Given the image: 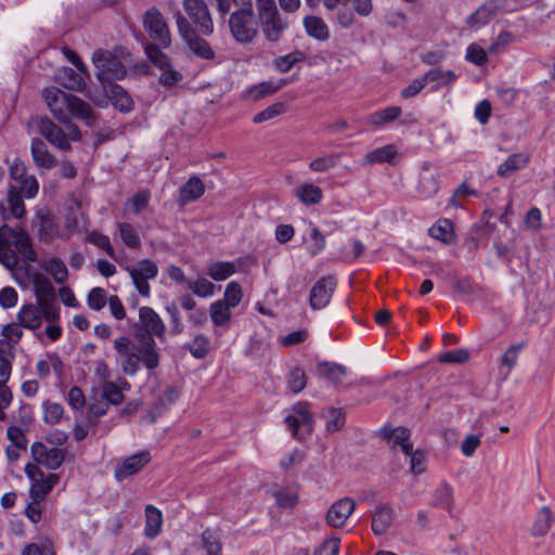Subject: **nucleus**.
I'll list each match as a JSON object with an SVG mask.
<instances>
[{
	"label": "nucleus",
	"instance_id": "obj_13",
	"mask_svg": "<svg viewBox=\"0 0 555 555\" xmlns=\"http://www.w3.org/2000/svg\"><path fill=\"white\" fill-rule=\"evenodd\" d=\"M126 270L129 272L139 294L143 297H149L151 292L149 280H153L157 276V264L153 260L143 259L139 261L138 267H127Z\"/></svg>",
	"mask_w": 555,
	"mask_h": 555
},
{
	"label": "nucleus",
	"instance_id": "obj_52",
	"mask_svg": "<svg viewBox=\"0 0 555 555\" xmlns=\"http://www.w3.org/2000/svg\"><path fill=\"white\" fill-rule=\"evenodd\" d=\"M341 159L339 154L324 155L313 159L309 164V168L314 172H326L334 168Z\"/></svg>",
	"mask_w": 555,
	"mask_h": 555
},
{
	"label": "nucleus",
	"instance_id": "obj_38",
	"mask_svg": "<svg viewBox=\"0 0 555 555\" xmlns=\"http://www.w3.org/2000/svg\"><path fill=\"white\" fill-rule=\"evenodd\" d=\"M496 15L494 4H482L466 18V24L470 27L488 24Z\"/></svg>",
	"mask_w": 555,
	"mask_h": 555
},
{
	"label": "nucleus",
	"instance_id": "obj_58",
	"mask_svg": "<svg viewBox=\"0 0 555 555\" xmlns=\"http://www.w3.org/2000/svg\"><path fill=\"white\" fill-rule=\"evenodd\" d=\"M401 114L399 106H390L372 115V122L376 126H382L397 119Z\"/></svg>",
	"mask_w": 555,
	"mask_h": 555
},
{
	"label": "nucleus",
	"instance_id": "obj_14",
	"mask_svg": "<svg viewBox=\"0 0 555 555\" xmlns=\"http://www.w3.org/2000/svg\"><path fill=\"white\" fill-rule=\"evenodd\" d=\"M89 225V219L86 211L82 209L79 201H73L68 206L65 217L64 231L59 234L62 240H69L72 235L81 230H86Z\"/></svg>",
	"mask_w": 555,
	"mask_h": 555
},
{
	"label": "nucleus",
	"instance_id": "obj_53",
	"mask_svg": "<svg viewBox=\"0 0 555 555\" xmlns=\"http://www.w3.org/2000/svg\"><path fill=\"white\" fill-rule=\"evenodd\" d=\"M242 298L243 291L241 285L237 282L232 281L227 285L223 299L220 300L221 302L227 304L228 307L233 309L241 302Z\"/></svg>",
	"mask_w": 555,
	"mask_h": 555
},
{
	"label": "nucleus",
	"instance_id": "obj_39",
	"mask_svg": "<svg viewBox=\"0 0 555 555\" xmlns=\"http://www.w3.org/2000/svg\"><path fill=\"white\" fill-rule=\"evenodd\" d=\"M59 81L64 88L73 91H82L86 87L83 77L69 67H65L60 72Z\"/></svg>",
	"mask_w": 555,
	"mask_h": 555
},
{
	"label": "nucleus",
	"instance_id": "obj_30",
	"mask_svg": "<svg viewBox=\"0 0 555 555\" xmlns=\"http://www.w3.org/2000/svg\"><path fill=\"white\" fill-rule=\"evenodd\" d=\"M295 196L306 206L317 205L322 201V190L313 183H302L294 191Z\"/></svg>",
	"mask_w": 555,
	"mask_h": 555
},
{
	"label": "nucleus",
	"instance_id": "obj_31",
	"mask_svg": "<svg viewBox=\"0 0 555 555\" xmlns=\"http://www.w3.org/2000/svg\"><path fill=\"white\" fill-rule=\"evenodd\" d=\"M428 233L444 244H452L455 241L454 227L449 219H439L429 228Z\"/></svg>",
	"mask_w": 555,
	"mask_h": 555
},
{
	"label": "nucleus",
	"instance_id": "obj_10",
	"mask_svg": "<svg viewBox=\"0 0 555 555\" xmlns=\"http://www.w3.org/2000/svg\"><path fill=\"white\" fill-rule=\"evenodd\" d=\"M183 8L198 33L204 36H210L214 33V22L204 0H184Z\"/></svg>",
	"mask_w": 555,
	"mask_h": 555
},
{
	"label": "nucleus",
	"instance_id": "obj_42",
	"mask_svg": "<svg viewBox=\"0 0 555 555\" xmlns=\"http://www.w3.org/2000/svg\"><path fill=\"white\" fill-rule=\"evenodd\" d=\"M236 271V266L234 262L229 261H217L211 262L207 267V274L214 281H224L231 275H233Z\"/></svg>",
	"mask_w": 555,
	"mask_h": 555
},
{
	"label": "nucleus",
	"instance_id": "obj_45",
	"mask_svg": "<svg viewBox=\"0 0 555 555\" xmlns=\"http://www.w3.org/2000/svg\"><path fill=\"white\" fill-rule=\"evenodd\" d=\"M318 373L321 377L332 383L341 380L345 376V367L332 362H321L318 364Z\"/></svg>",
	"mask_w": 555,
	"mask_h": 555
},
{
	"label": "nucleus",
	"instance_id": "obj_8",
	"mask_svg": "<svg viewBox=\"0 0 555 555\" xmlns=\"http://www.w3.org/2000/svg\"><path fill=\"white\" fill-rule=\"evenodd\" d=\"M134 338H159L165 336L166 326L158 313L151 307H141L139 309V320L133 324Z\"/></svg>",
	"mask_w": 555,
	"mask_h": 555
},
{
	"label": "nucleus",
	"instance_id": "obj_7",
	"mask_svg": "<svg viewBox=\"0 0 555 555\" xmlns=\"http://www.w3.org/2000/svg\"><path fill=\"white\" fill-rule=\"evenodd\" d=\"M176 20L178 31L192 53L203 60H212L215 57L212 48L197 34L191 22L180 12L177 13Z\"/></svg>",
	"mask_w": 555,
	"mask_h": 555
},
{
	"label": "nucleus",
	"instance_id": "obj_15",
	"mask_svg": "<svg viewBox=\"0 0 555 555\" xmlns=\"http://www.w3.org/2000/svg\"><path fill=\"white\" fill-rule=\"evenodd\" d=\"M30 452L35 462L46 466L48 469H57L65 461L66 451L59 448H48L42 442H34Z\"/></svg>",
	"mask_w": 555,
	"mask_h": 555
},
{
	"label": "nucleus",
	"instance_id": "obj_23",
	"mask_svg": "<svg viewBox=\"0 0 555 555\" xmlns=\"http://www.w3.org/2000/svg\"><path fill=\"white\" fill-rule=\"evenodd\" d=\"M16 320L22 324L23 327L28 330H37L41 326V311L38 305H23L17 314Z\"/></svg>",
	"mask_w": 555,
	"mask_h": 555
},
{
	"label": "nucleus",
	"instance_id": "obj_48",
	"mask_svg": "<svg viewBox=\"0 0 555 555\" xmlns=\"http://www.w3.org/2000/svg\"><path fill=\"white\" fill-rule=\"evenodd\" d=\"M117 230L122 243L129 248H139L141 240L132 224L127 222H119Z\"/></svg>",
	"mask_w": 555,
	"mask_h": 555
},
{
	"label": "nucleus",
	"instance_id": "obj_59",
	"mask_svg": "<svg viewBox=\"0 0 555 555\" xmlns=\"http://www.w3.org/2000/svg\"><path fill=\"white\" fill-rule=\"evenodd\" d=\"M22 327L23 326L18 321L5 324L1 331V334L4 337L3 340H7L11 347L16 345L23 336Z\"/></svg>",
	"mask_w": 555,
	"mask_h": 555
},
{
	"label": "nucleus",
	"instance_id": "obj_61",
	"mask_svg": "<svg viewBox=\"0 0 555 555\" xmlns=\"http://www.w3.org/2000/svg\"><path fill=\"white\" fill-rule=\"evenodd\" d=\"M47 271L52 275L56 283H63L67 279V268L64 261L60 258H53L50 260Z\"/></svg>",
	"mask_w": 555,
	"mask_h": 555
},
{
	"label": "nucleus",
	"instance_id": "obj_6",
	"mask_svg": "<svg viewBox=\"0 0 555 555\" xmlns=\"http://www.w3.org/2000/svg\"><path fill=\"white\" fill-rule=\"evenodd\" d=\"M92 63L96 68V78L102 86L113 83L114 80L122 79L127 69L121 61L111 51L98 49L92 54Z\"/></svg>",
	"mask_w": 555,
	"mask_h": 555
},
{
	"label": "nucleus",
	"instance_id": "obj_54",
	"mask_svg": "<svg viewBox=\"0 0 555 555\" xmlns=\"http://www.w3.org/2000/svg\"><path fill=\"white\" fill-rule=\"evenodd\" d=\"M275 502L279 507L293 508L298 503V493L295 490L281 488L274 492Z\"/></svg>",
	"mask_w": 555,
	"mask_h": 555
},
{
	"label": "nucleus",
	"instance_id": "obj_4",
	"mask_svg": "<svg viewBox=\"0 0 555 555\" xmlns=\"http://www.w3.org/2000/svg\"><path fill=\"white\" fill-rule=\"evenodd\" d=\"M256 8L264 38L270 42L281 40L288 22L280 14L275 0H256Z\"/></svg>",
	"mask_w": 555,
	"mask_h": 555
},
{
	"label": "nucleus",
	"instance_id": "obj_12",
	"mask_svg": "<svg viewBox=\"0 0 555 555\" xmlns=\"http://www.w3.org/2000/svg\"><path fill=\"white\" fill-rule=\"evenodd\" d=\"M293 414L285 417V423L297 439L312 431V416L307 402H298L292 408Z\"/></svg>",
	"mask_w": 555,
	"mask_h": 555
},
{
	"label": "nucleus",
	"instance_id": "obj_27",
	"mask_svg": "<svg viewBox=\"0 0 555 555\" xmlns=\"http://www.w3.org/2000/svg\"><path fill=\"white\" fill-rule=\"evenodd\" d=\"M383 438L387 439L393 448H400L403 453L411 452V447H413L409 442L410 430L405 427L384 428Z\"/></svg>",
	"mask_w": 555,
	"mask_h": 555
},
{
	"label": "nucleus",
	"instance_id": "obj_60",
	"mask_svg": "<svg viewBox=\"0 0 555 555\" xmlns=\"http://www.w3.org/2000/svg\"><path fill=\"white\" fill-rule=\"evenodd\" d=\"M107 301L106 292L102 287L92 288L87 297L89 308L95 311L101 310Z\"/></svg>",
	"mask_w": 555,
	"mask_h": 555
},
{
	"label": "nucleus",
	"instance_id": "obj_41",
	"mask_svg": "<svg viewBox=\"0 0 555 555\" xmlns=\"http://www.w3.org/2000/svg\"><path fill=\"white\" fill-rule=\"evenodd\" d=\"M33 282L37 302L54 299L55 291L48 278L37 273L34 275Z\"/></svg>",
	"mask_w": 555,
	"mask_h": 555
},
{
	"label": "nucleus",
	"instance_id": "obj_3",
	"mask_svg": "<svg viewBox=\"0 0 555 555\" xmlns=\"http://www.w3.org/2000/svg\"><path fill=\"white\" fill-rule=\"evenodd\" d=\"M258 20L251 0H235L229 18L231 35L238 43H250L258 35Z\"/></svg>",
	"mask_w": 555,
	"mask_h": 555
},
{
	"label": "nucleus",
	"instance_id": "obj_29",
	"mask_svg": "<svg viewBox=\"0 0 555 555\" xmlns=\"http://www.w3.org/2000/svg\"><path fill=\"white\" fill-rule=\"evenodd\" d=\"M398 155V151L395 145L387 144L382 147H377L373 151L367 152L364 155L363 163L364 164H393L395 158Z\"/></svg>",
	"mask_w": 555,
	"mask_h": 555
},
{
	"label": "nucleus",
	"instance_id": "obj_22",
	"mask_svg": "<svg viewBox=\"0 0 555 555\" xmlns=\"http://www.w3.org/2000/svg\"><path fill=\"white\" fill-rule=\"evenodd\" d=\"M129 388V383L124 378H119L118 383L106 382L102 386V398L107 404L118 405L125 399L122 391Z\"/></svg>",
	"mask_w": 555,
	"mask_h": 555
},
{
	"label": "nucleus",
	"instance_id": "obj_11",
	"mask_svg": "<svg viewBox=\"0 0 555 555\" xmlns=\"http://www.w3.org/2000/svg\"><path fill=\"white\" fill-rule=\"evenodd\" d=\"M0 242L14 245L26 261L34 262L37 259L28 234L22 229H13L7 224L0 227Z\"/></svg>",
	"mask_w": 555,
	"mask_h": 555
},
{
	"label": "nucleus",
	"instance_id": "obj_19",
	"mask_svg": "<svg viewBox=\"0 0 555 555\" xmlns=\"http://www.w3.org/2000/svg\"><path fill=\"white\" fill-rule=\"evenodd\" d=\"M104 91L113 105L122 113H128L133 108V101L122 87L116 83L104 86Z\"/></svg>",
	"mask_w": 555,
	"mask_h": 555
},
{
	"label": "nucleus",
	"instance_id": "obj_43",
	"mask_svg": "<svg viewBox=\"0 0 555 555\" xmlns=\"http://www.w3.org/2000/svg\"><path fill=\"white\" fill-rule=\"evenodd\" d=\"M417 190L425 197H433L439 191V175L437 172L423 173Z\"/></svg>",
	"mask_w": 555,
	"mask_h": 555
},
{
	"label": "nucleus",
	"instance_id": "obj_55",
	"mask_svg": "<svg viewBox=\"0 0 555 555\" xmlns=\"http://www.w3.org/2000/svg\"><path fill=\"white\" fill-rule=\"evenodd\" d=\"M325 247V237L318 228L311 225L309 232L308 253L311 257L318 256Z\"/></svg>",
	"mask_w": 555,
	"mask_h": 555
},
{
	"label": "nucleus",
	"instance_id": "obj_25",
	"mask_svg": "<svg viewBox=\"0 0 555 555\" xmlns=\"http://www.w3.org/2000/svg\"><path fill=\"white\" fill-rule=\"evenodd\" d=\"M529 163V155L526 153H515L508 156L496 170L499 177L507 178L525 168Z\"/></svg>",
	"mask_w": 555,
	"mask_h": 555
},
{
	"label": "nucleus",
	"instance_id": "obj_9",
	"mask_svg": "<svg viewBox=\"0 0 555 555\" xmlns=\"http://www.w3.org/2000/svg\"><path fill=\"white\" fill-rule=\"evenodd\" d=\"M143 27L155 44L160 46L163 49L171 44L169 27L163 14L156 8H151L144 13Z\"/></svg>",
	"mask_w": 555,
	"mask_h": 555
},
{
	"label": "nucleus",
	"instance_id": "obj_17",
	"mask_svg": "<svg viewBox=\"0 0 555 555\" xmlns=\"http://www.w3.org/2000/svg\"><path fill=\"white\" fill-rule=\"evenodd\" d=\"M336 280L333 276L320 279L310 292V305L313 309L325 307L335 289Z\"/></svg>",
	"mask_w": 555,
	"mask_h": 555
},
{
	"label": "nucleus",
	"instance_id": "obj_16",
	"mask_svg": "<svg viewBox=\"0 0 555 555\" xmlns=\"http://www.w3.org/2000/svg\"><path fill=\"white\" fill-rule=\"evenodd\" d=\"M151 461V453L146 450L140 451L124 459L114 468V477L122 481L141 472Z\"/></svg>",
	"mask_w": 555,
	"mask_h": 555
},
{
	"label": "nucleus",
	"instance_id": "obj_26",
	"mask_svg": "<svg viewBox=\"0 0 555 555\" xmlns=\"http://www.w3.org/2000/svg\"><path fill=\"white\" fill-rule=\"evenodd\" d=\"M205 193V186L202 180L194 176L191 177L179 191V202L182 205L198 199Z\"/></svg>",
	"mask_w": 555,
	"mask_h": 555
},
{
	"label": "nucleus",
	"instance_id": "obj_37",
	"mask_svg": "<svg viewBox=\"0 0 555 555\" xmlns=\"http://www.w3.org/2000/svg\"><path fill=\"white\" fill-rule=\"evenodd\" d=\"M347 521V499H340L333 503L326 514V522L334 528L345 525Z\"/></svg>",
	"mask_w": 555,
	"mask_h": 555
},
{
	"label": "nucleus",
	"instance_id": "obj_35",
	"mask_svg": "<svg viewBox=\"0 0 555 555\" xmlns=\"http://www.w3.org/2000/svg\"><path fill=\"white\" fill-rule=\"evenodd\" d=\"M304 26L307 34L319 41H325L330 37L328 27L324 21L318 16L312 15L305 17Z\"/></svg>",
	"mask_w": 555,
	"mask_h": 555
},
{
	"label": "nucleus",
	"instance_id": "obj_20",
	"mask_svg": "<svg viewBox=\"0 0 555 555\" xmlns=\"http://www.w3.org/2000/svg\"><path fill=\"white\" fill-rule=\"evenodd\" d=\"M7 203L9 208V214L5 211L4 204H0V210L4 219H9L10 217L22 218L25 215V205L22 198V195L18 192V189L14 185H11L7 196Z\"/></svg>",
	"mask_w": 555,
	"mask_h": 555
},
{
	"label": "nucleus",
	"instance_id": "obj_44",
	"mask_svg": "<svg viewBox=\"0 0 555 555\" xmlns=\"http://www.w3.org/2000/svg\"><path fill=\"white\" fill-rule=\"evenodd\" d=\"M325 418V429L327 433H335L345 425V412L341 408H328L323 414Z\"/></svg>",
	"mask_w": 555,
	"mask_h": 555
},
{
	"label": "nucleus",
	"instance_id": "obj_32",
	"mask_svg": "<svg viewBox=\"0 0 555 555\" xmlns=\"http://www.w3.org/2000/svg\"><path fill=\"white\" fill-rule=\"evenodd\" d=\"M57 476L51 474L46 478H39L35 482H33L30 488V496L34 503L39 504L44 500L48 493H50L57 481Z\"/></svg>",
	"mask_w": 555,
	"mask_h": 555
},
{
	"label": "nucleus",
	"instance_id": "obj_47",
	"mask_svg": "<svg viewBox=\"0 0 555 555\" xmlns=\"http://www.w3.org/2000/svg\"><path fill=\"white\" fill-rule=\"evenodd\" d=\"M162 47L155 43H147L145 46V54L154 66L160 70L168 68L171 65L169 57L160 50Z\"/></svg>",
	"mask_w": 555,
	"mask_h": 555
},
{
	"label": "nucleus",
	"instance_id": "obj_18",
	"mask_svg": "<svg viewBox=\"0 0 555 555\" xmlns=\"http://www.w3.org/2000/svg\"><path fill=\"white\" fill-rule=\"evenodd\" d=\"M30 153L35 166L41 171H49L57 165V159L50 153L48 145L39 138L31 140Z\"/></svg>",
	"mask_w": 555,
	"mask_h": 555
},
{
	"label": "nucleus",
	"instance_id": "obj_28",
	"mask_svg": "<svg viewBox=\"0 0 555 555\" xmlns=\"http://www.w3.org/2000/svg\"><path fill=\"white\" fill-rule=\"evenodd\" d=\"M286 83L285 79L262 81L255 86H251L246 91V96L249 100L258 101L264 96L275 93Z\"/></svg>",
	"mask_w": 555,
	"mask_h": 555
},
{
	"label": "nucleus",
	"instance_id": "obj_57",
	"mask_svg": "<svg viewBox=\"0 0 555 555\" xmlns=\"http://www.w3.org/2000/svg\"><path fill=\"white\" fill-rule=\"evenodd\" d=\"M285 112V105L281 102H276L270 106H268L266 109L259 112L253 117L254 124H261L263 121L273 119L280 115H282Z\"/></svg>",
	"mask_w": 555,
	"mask_h": 555
},
{
	"label": "nucleus",
	"instance_id": "obj_33",
	"mask_svg": "<svg viewBox=\"0 0 555 555\" xmlns=\"http://www.w3.org/2000/svg\"><path fill=\"white\" fill-rule=\"evenodd\" d=\"M555 520V516L553 512L547 506H542L534 519V522L531 528V533L534 537L545 535L553 522Z\"/></svg>",
	"mask_w": 555,
	"mask_h": 555
},
{
	"label": "nucleus",
	"instance_id": "obj_49",
	"mask_svg": "<svg viewBox=\"0 0 555 555\" xmlns=\"http://www.w3.org/2000/svg\"><path fill=\"white\" fill-rule=\"evenodd\" d=\"M188 288L197 297L207 298L215 295L216 286L209 280L199 278L195 281H188Z\"/></svg>",
	"mask_w": 555,
	"mask_h": 555
},
{
	"label": "nucleus",
	"instance_id": "obj_51",
	"mask_svg": "<svg viewBox=\"0 0 555 555\" xmlns=\"http://www.w3.org/2000/svg\"><path fill=\"white\" fill-rule=\"evenodd\" d=\"M186 348L191 354L196 359H204L210 350V340L204 334H198L194 337Z\"/></svg>",
	"mask_w": 555,
	"mask_h": 555
},
{
	"label": "nucleus",
	"instance_id": "obj_5",
	"mask_svg": "<svg viewBox=\"0 0 555 555\" xmlns=\"http://www.w3.org/2000/svg\"><path fill=\"white\" fill-rule=\"evenodd\" d=\"M37 124L39 132L44 137V139L50 144L62 151H69L72 147L70 142L79 141L81 138L79 128L72 122L65 124L66 131L55 125L49 117L38 118Z\"/></svg>",
	"mask_w": 555,
	"mask_h": 555
},
{
	"label": "nucleus",
	"instance_id": "obj_1",
	"mask_svg": "<svg viewBox=\"0 0 555 555\" xmlns=\"http://www.w3.org/2000/svg\"><path fill=\"white\" fill-rule=\"evenodd\" d=\"M114 349L120 371L128 376H134L140 365L154 371L159 365V353L154 338H134L119 336L114 339Z\"/></svg>",
	"mask_w": 555,
	"mask_h": 555
},
{
	"label": "nucleus",
	"instance_id": "obj_21",
	"mask_svg": "<svg viewBox=\"0 0 555 555\" xmlns=\"http://www.w3.org/2000/svg\"><path fill=\"white\" fill-rule=\"evenodd\" d=\"M423 76L426 85L431 83L433 91L451 86L457 79V75L453 70H443L439 67L429 69Z\"/></svg>",
	"mask_w": 555,
	"mask_h": 555
},
{
	"label": "nucleus",
	"instance_id": "obj_56",
	"mask_svg": "<svg viewBox=\"0 0 555 555\" xmlns=\"http://www.w3.org/2000/svg\"><path fill=\"white\" fill-rule=\"evenodd\" d=\"M465 60L474 65L482 66L488 62V55L481 46L474 42L467 47Z\"/></svg>",
	"mask_w": 555,
	"mask_h": 555
},
{
	"label": "nucleus",
	"instance_id": "obj_46",
	"mask_svg": "<svg viewBox=\"0 0 555 555\" xmlns=\"http://www.w3.org/2000/svg\"><path fill=\"white\" fill-rule=\"evenodd\" d=\"M202 546L206 551L207 555H222L220 537L211 529L203 531Z\"/></svg>",
	"mask_w": 555,
	"mask_h": 555
},
{
	"label": "nucleus",
	"instance_id": "obj_62",
	"mask_svg": "<svg viewBox=\"0 0 555 555\" xmlns=\"http://www.w3.org/2000/svg\"><path fill=\"white\" fill-rule=\"evenodd\" d=\"M151 199V192L142 190L135 193L132 197L128 198L127 205L131 206L132 212L139 214L147 207Z\"/></svg>",
	"mask_w": 555,
	"mask_h": 555
},
{
	"label": "nucleus",
	"instance_id": "obj_24",
	"mask_svg": "<svg viewBox=\"0 0 555 555\" xmlns=\"http://www.w3.org/2000/svg\"><path fill=\"white\" fill-rule=\"evenodd\" d=\"M163 514L156 506L149 504L145 506V527L144 535L147 539H155L162 530Z\"/></svg>",
	"mask_w": 555,
	"mask_h": 555
},
{
	"label": "nucleus",
	"instance_id": "obj_34",
	"mask_svg": "<svg viewBox=\"0 0 555 555\" xmlns=\"http://www.w3.org/2000/svg\"><path fill=\"white\" fill-rule=\"evenodd\" d=\"M393 520V511L387 506H380L376 509L372 519V530L376 535L384 534Z\"/></svg>",
	"mask_w": 555,
	"mask_h": 555
},
{
	"label": "nucleus",
	"instance_id": "obj_64",
	"mask_svg": "<svg viewBox=\"0 0 555 555\" xmlns=\"http://www.w3.org/2000/svg\"><path fill=\"white\" fill-rule=\"evenodd\" d=\"M452 502V488L443 483L436 490L434 505L438 507L449 508Z\"/></svg>",
	"mask_w": 555,
	"mask_h": 555
},
{
	"label": "nucleus",
	"instance_id": "obj_2",
	"mask_svg": "<svg viewBox=\"0 0 555 555\" xmlns=\"http://www.w3.org/2000/svg\"><path fill=\"white\" fill-rule=\"evenodd\" d=\"M42 96L52 115L63 124L69 122L74 117L91 126L95 119L90 104L59 88L44 89Z\"/></svg>",
	"mask_w": 555,
	"mask_h": 555
},
{
	"label": "nucleus",
	"instance_id": "obj_50",
	"mask_svg": "<svg viewBox=\"0 0 555 555\" xmlns=\"http://www.w3.org/2000/svg\"><path fill=\"white\" fill-rule=\"evenodd\" d=\"M306 59V55L301 51H295L286 55L278 56L273 64L280 73H287L298 62Z\"/></svg>",
	"mask_w": 555,
	"mask_h": 555
},
{
	"label": "nucleus",
	"instance_id": "obj_36",
	"mask_svg": "<svg viewBox=\"0 0 555 555\" xmlns=\"http://www.w3.org/2000/svg\"><path fill=\"white\" fill-rule=\"evenodd\" d=\"M231 308L227 306V304L221 302V300H216L209 306V315L212 324L217 327L228 326L232 313Z\"/></svg>",
	"mask_w": 555,
	"mask_h": 555
},
{
	"label": "nucleus",
	"instance_id": "obj_40",
	"mask_svg": "<svg viewBox=\"0 0 555 555\" xmlns=\"http://www.w3.org/2000/svg\"><path fill=\"white\" fill-rule=\"evenodd\" d=\"M526 347L525 341H520L509 346L500 358V369L508 375L517 364L519 353Z\"/></svg>",
	"mask_w": 555,
	"mask_h": 555
},
{
	"label": "nucleus",
	"instance_id": "obj_63",
	"mask_svg": "<svg viewBox=\"0 0 555 555\" xmlns=\"http://www.w3.org/2000/svg\"><path fill=\"white\" fill-rule=\"evenodd\" d=\"M307 385L304 370L295 367L289 373L288 388L293 393L300 392Z\"/></svg>",
	"mask_w": 555,
	"mask_h": 555
}]
</instances>
